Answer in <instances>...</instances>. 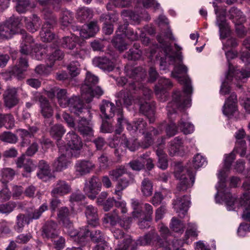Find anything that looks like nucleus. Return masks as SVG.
Masks as SVG:
<instances>
[{"label":"nucleus","instance_id":"obj_1","mask_svg":"<svg viewBox=\"0 0 250 250\" xmlns=\"http://www.w3.org/2000/svg\"><path fill=\"white\" fill-rule=\"evenodd\" d=\"M142 94L143 98L138 96L136 99L134 96L129 95L125 91H122L117 94L118 99L116 101L118 106L124 104L127 107L133 103L138 104L142 112L149 119L150 123H153L155 120V104L153 102H148L152 96V91L147 87H144L138 92Z\"/></svg>","mask_w":250,"mask_h":250},{"label":"nucleus","instance_id":"obj_2","mask_svg":"<svg viewBox=\"0 0 250 250\" xmlns=\"http://www.w3.org/2000/svg\"><path fill=\"white\" fill-rule=\"evenodd\" d=\"M125 73L126 76L131 80H128L123 77L119 78L116 80L119 85L124 86L125 84L128 85V90H122L120 92L124 91L128 93L129 95L134 96L132 95V93H138L144 87L140 82L146 78V72L141 67H133L131 66H127L125 67ZM119 93V92L116 94L117 100L116 102L118 99L117 94Z\"/></svg>","mask_w":250,"mask_h":250},{"label":"nucleus","instance_id":"obj_3","mask_svg":"<svg viewBox=\"0 0 250 250\" xmlns=\"http://www.w3.org/2000/svg\"><path fill=\"white\" fill-rule=\"evenodd\" d=\"M180 96V93H175L172 95V100L167 105V116L169 119V123L168 124L162 123V125H165L163 126V129L166 128L167 135L169 137L173 136L177 132V126L173 122L177 116V110H182L191 105V103L188 98L185 99L184 102L179 101V97Z\"/></svg>","mask_w":250,"mask_h":250},{"label":"nucleus","instance_id":"obj_4","mask_svg":"<svg viewBox=\"0 0 250 250\" xmlns=\"http://www.w3.org/2000/svg\"><path fill=\"white\" fill-rule=\"evenodd\" d=\"M235 153L239 154L236 151H233L229 155H225L224 165L223 168L221 169L218 174V177L219 181L216 188L217 192L215 195V201L216 203H221L224 201L226 203L227 200L231 201L234 199L232 196L229 189L226 188L225 182L226 178V172L229 171L232 162L235 158Z\"/></svg>","mask_w":250,"mask_h":250},{"label":"nucleus","instance_id":"obj_5","mask_svg":"<svg viewBox=\"0 0 250 250\" xmlns=\"http://www.w3.org/2000/svg\"><path fill=\"white\" fill-rule=\"evenodd\" d=\"M38 2L41 6L42 12L46 20L40 32L41 40L43 42H50L54 40L53 44H55L58 42V40L55 38V35L51 31L53 24L56 22V18L52 13L54 5L49 2L47 0H38Z\"/></svg>","mask_w":250,"mask_h":250},{"label":"nucleus","instance_id":"obj_6","mask_svg":"<svg viewBox=\"0 0 250 250\" xmlns=\"http://www.w3.org/2000/svg\"><path fill=\"white\" fill-rule=\"evenodd\" d=\"M177 59L179 60V62L175 63L174 69L171 72V76L176 79L181 84L183 85V92L175 91L173 95L175 93H180L181 96L179 97V101L184 102L185 99L188 98L189 100L191 102L190 95L192 92V86L191 80L187 74L188 69L183 64L180 57H177Z\"/></svg>","mask_w":250,"mask_h":250},{"label":"nucleus","instance_id":"obj_7","mask_svg":"<svg viewBox=\"0 0 250 250\" xmlns=\"http://www.w3.org/2000/svg\"><path fill=\"white\" fill-rule=\"evenodd\" d=\"M69 235L74 241L81 246L86 245L89 241V237L92 241L96 243L104 240V235L100 230L90 229L88 226L81 228L78 230H71Z\"/></svg>","mask_w":250,"mask_h":250},{"label":"nucleus","instance_id":"obj_8","mask_svg":"<svg viewBox=\"0 0 250 250\" xmlns=\"http://www.w3.org/2000/svg\"><path fill=\"white\" fill-rule=\"evenodd\" d=\"M243 187L245 190L243 196L239 199L234 198L231 201L227 200L226 206L229 210H233L236 207H243L242 218L250 222V182H244Z\"/></svg>","mask_w":250,"mask_h":250},{"label":"nucleus","instance_id":"obj_9","mask_svg":"<svg viewBox=\"0 0 250 250\" xmlns=\"http://www.w3.org/2000/svg\"><path fill=\"white\" fill-rule=\"evenodd\" d=\"M174 170L175 177L179 180L177 187L179 191H186L193 186L195 171L192 168L189 167L186 169L178 164L175 166Z\"/></svg>","mask_w":250,"mask_h":250},{"label":"nucleus","instance_id":"obj_10","mask_svg":"<svg viewBox=\"0 0 250 250\" xmlns=\"http://www.w3.org/2000/svg\"><path fill=\"white\" fill-rule=\"evenodd\" d=\"M127 173L126 168L124 166H120L108 172V175L113 181H117L114 194L117 199H121L122 191L125 189L130 184V180L126 177H122Z\"/></svg>","mask_w":250,"mask_h":250},{"label":"nucleus","instance_id":"obj_11","mask_svg":"<svg viewBox=\"0 0 250 250\" xmlns=\"http://www.w3.org/2000/svg\"><path fill=\"white\" fill-rule=\"evenodd\" d=\"M127 23L119 25L116 31V35L112 41L113 45L120 52L127 49V44L124 40L125 37H126L127 39L132 41L137 40L139 38L136 32L132 29L127 28Z\"/></svg>","mask_w":250,"mask_h":250},{"label":"nucleus","instance_id":"obj_12","mask_svg":"<svg viewBox=\"0 0 250 250\" xmlns=\"http://www.w3.org/2000/svg\"><path fill=\"white\" fill-rule=\"evenodd\" d=\"M79 36L77 34H71L70 36L63 37L58 43L59 46L71 50L72 56L76 58L83 59L87 55L86 51L81 49L80 45L78 44Z\"/></svg>","mask_w":250,"mask_h":250},{"label":"nucleus","instance_id":"obj_13","mask_svg":"<svg viewBox=\"0 0 250 250\" xmlns=\"http://www.w3.org/2000/svg\"><path fill=\"white\" fill-rule=\"evenodd\" d=\"M67 147L65 146L64 151L68 156L78 157L82 148L83 144L80 137L74 131L68 132L65 136Z\"/></svg>","mask_w":250,"mask_h":250},{"label":"nucleus","instance_id":"obj_14","mask_svg":"<svg viewBox=\"0 0 250 250\" xmlns=\"http://www.w3.org/2000/svg\"><path fill=\"white\" fill-rule=\"evenodd\" d=\"M250 77V68L246 67L242 69L241 70L232 71L231 66L229 65V71L226 76V80L222 83L220 93L222 95H226L230 91L229 86L228 85L229 82L232 80L234 77L236 80H243Z\"/></svg>","mask_w":250,"mask_h":250},{"label":"nucleus","instance_id":"obj_15","mask_svg":"<svg viewBox=\"0 0 250 250\" xmlns=\"http://www.w3.org/2000/svg\"><path fill=\"white\" fill-rule=\"evenodd\" d=\"M19 22L18 19L11 17L5 22L0 23V39H8L13 35L20 33L21 29L19 27Z\"/></svg>","mask_w":250,"mask_h":250},{"label":"nucleus","instance_id":"obj_16","mask_svg":"<svg viewBox=\"0 0 250 250\" xmlns=\"http://www.w3.org/2000/svg\"><path fill=\"white\" fill-rule=\"evenodd\" d=\"M101 188L102 183L98 177L92 176L85 181L83 191L89 198L94 200L101 190Z\"/></svg>","mask_w":250,"mask_h":250},{"label":"nucleus","instance_id":"obj_17","mask_svg":"<svg viewBox=\"0 0 250 250\" xmlns=\"http://www.w3.org/2000/svg\"><path fill=\"white\" fill-rule=\"evenodd\" d=\"M119 210L115 209L113 213H108L105 214L104 218V223L105 224L110 223V225H115L117 222H119L120 226L125 229H128L131 225V217L124 218L121 219L118 214Z\"/></svg>","mask_w":250,"mask_h":250},{"label":"nucleus","instance_id":"obj_18","mask_svg":"<svg viewBox=\"0 0 250 250\" xmlns=\"http://www.w3.org/2000/svg\"><path fill=\"white\" fill-rule=\"evenodd\" d=\"M99 78L97 76L90 72H87L86 77L83 84L82 85L81 89V95H83L87 93L88 97L86 99L88 101L93 95V87L98 83Z\"/></svg>","mask_w":250,"mask_h":250},{"label":"nucleus","instance_id":"obj_19","mask_svg":"<svg viewBox=\"0 0 250 250\" xmlns=\"http://www.w3.org/2000/svg\"><path fill=\"white\" fill-rule=\"evenodd\" d=\"M214 7V11L217 15L216 17V25L219 28L220 37L221 39H225L229 36L230 34V28L227 22L225 14H218V7L216 6L215 3H213Z\"/></svg>","mask_w":250,"mask_h":250},{"label":"nucleus","instance_id":"obj_20","mask_svg":"<svg viewBox=\"0 0 250 250\" xmlns=\"http://www.w3.org/2000/svg\"><path fill=\"white\" fill-rule=\"evenodd\" d=\"M112 232L115 238L119 240L115 250H127L132 242L131 237L128 235H125L124 232L119 229H113Z\"/></svg>","mask_w":250,"mask_h":250},{"label":"nucleus","instance_id":"obj_21","mask_svg":"<svg viewBox=\"0 0 250 250\" xmlns=\"http://www.w3.org/2000/svg\"><path fill=\"white\" fill-rule=\"evenodd\" d=\"M22 41L20 46V52L23 55H29L32 54L33 52V47H36L32 37L29 34H27L24 30H20Z\"/></svg>","mask_w":250,"mask_h":250},{"label":"nucleus","instance_id":"obj_22","mask_svg":"<svg viewBox=\"0 0 250 250\" xmlns=\"http://www.w3.org/2000/svg\"><path fill=\"white\" fill-rule=\"evenodd\" d=\"M52 189L50 192L52 197L63 196L70 192L71 186L64 180H58L52 186Z\"/></svg>","mask_w":250,"mask_h":250},{"label":"nucleus","instance_id":"obj_23","mask_svg":"<svg viewBox=\"0 0 250 250\" xmlns=\"http://www.w3.org/2000/svg\"><path fill=\"white\" fill-rule=\"evenodd\" d=\"M190 205V197L188 196H183L182 198H177L173 203L174 210L181 218L185 216Z\"/></svg>","mask_w":250,"mask_h":250},{"label":"nucleus","instance_id":"obj_24","mask_svg":"<svg viewBox=\"0 0 250 250\" xmlns=\"http://www.w3.org/2000/svg\"><path fill=\"white\" fill-rule=\"evenodd\" d=\"M65 131L64 127L60 124L53 125L50 130V135L57 140V145L61 152H63L65 148V146L63 145V142L61 139Z\"/></svg>","mask_w":250,"mask_h":250},{"label":"nucleus","instance_id":"obj_25","mask_svg":"<svg viewBox=\"0 0 250 250\" xmlns=\"http://www.w3.org/2000/svg\"><path fill=\"white\" fill-rule=\"evenodd\" d=\"M39 131V128L36 125L29 126L28 130L20 128L17 130V132L21 139V146H25L28 145L30 142V138H34L35 135Z\"/></svg>","mask_w":250,"mask_h":250},{"label":"nucleus","instance_id":"obj_26","mask_svg":"<svg viewBox=\"0 0 250 250\" xmlns=\"http://www.w3.org/2000/svg\"><path fill=\"white\" fill-rule=\"evenodd\" d=\"M28 67L25 57H21L17 63L12 68L11 72L18 80H22L25 77L24 73Z\"/></svg>","mask_w":250,"mask_h":250},{"label":"nucleus","instance_id":"obj_27","mask_svg":"<svg viewBox=\"0 0 250 250\" xmlns=\"http://www.w3.org/2000/svg\"><path fill=\"white\" fill-rule=\"evenodd\" d=\"M95 167V165L90 161H77L75 165L76 174L79 176L86 175L89 173Z\"/></svg>","mask_w":250,"mask_h":250},{"label":"nucleus","instance_id":"obj_28","mask_svg":"<svg viewBox=\"0 0 250 250\" xmlns=\"http://www.w3.org/2000/svg\"><path fill=\"white\" fill-rule=\"evenodd\" d=\"M4 105L8 108L16 106L19 102L17 96V89L14 87L8 88L3 94Z\"/></svg>","mask_w":250,"mask_h":250},{"label":"nucleus","instance_id":"obj_29","mask_svg":"<svg viewBox=\"0 0 250 250\" xmlns=\"http://www.w3.org/2000/svg\"><path fill=\"white\" fill-rule=\"evenodd\" d=\"M245 135L246 134L243 129H240L238 130L235 134L236 143L234 151H236L239 152L241 157H244L246 152V143L245 141L243 140Z\"/></svg>","mask_w":250,"mask_h":250},{"label":"nucleus","instance_id":"obj_30","mask_svg":"<svg viewBox=\"0 0 250 250\" xmlns=\"http://www.w3.org/2000/svg\"><path fill=\"white\" fill-rule=\"evenodd\" d=\"M229 13L231 17L235 18L236 20H240L236 25V31L240 37H242L246 34L245 27L242 24V22L245 20V17L242 15V12L237 8L232 7L229 10Z\"/></svg>","mask_w":250,"mask_h":250},{"label":"nucleus","instance_id":"obj_31","mask_svg":"<svg viewBox=\"0 0 250 250\" xmlns=\"http://www.w3.org/2000/svg\"><path fill=\"white\" fill-rule=\"evenodd\" d=\"M237 96L234 93H232L226 101L223 107V112L224 115L229 117L237 111Z\"/></svg>","mask_w":250,"mask_h":250},{"label":"nucleus","instance_id":"obj_32","mask_svg":"<svg viewBox=\"0 0 250 250\" xmlns=\"http://www.w3.org/2000/svg\"><path fill=\"white\" fill-rule=\"evenodd\" d=\"M92 63L95 66L108 72L112 71L115 67L114 61L109 60L106 57H95L92 60Z\"/></svg>","mask_w":250,"mask_h":250},{"label":"nucleus","instance_id":"obj_33","mask_svg":"<svg viewBox=\"0 0 250 250\" xmlns=\"http://www.w3.org/2000/svg\"><path fill=\"white\" fill-rule=\"evenodd\" d=\"M164 142L165 139L162 138L161 143H158L156 146L157 148H155L156 155L158 158L157 166L162 169H166L168 166L167 156L163 151Z\"/></svg>","mask_w":250,"mask_h":250},{"label":"nucleus","instance_id":"obj_34","mask_svg":"<svg viewBox=\"0 0 250 250\" xmlns=\"http://www.w3.org/2000/svg\"><path fill=\"white\" fill-rule=\"evenodd\" d=\"M69 109L71 113L79 115L83 112L84 104L83 101L77 96H72L69 99L68 105Z\"/></svg>","mask_w":250,"mask_h":250},{"label":"nucleus","instance_id":"obj_35","mask_svg":"<svg viewBox=\"0 0 250 250\" xmlns=\"http://www.w3.org/2000/svg\"><path fill=\"white\" fill-rule=\"evenodd\" d=\"M40 102L42 115L44 118L49 119L48 124L51 125L53 122L52 119H50L53 114V108L45 97L41 96Z\"/></svg>","mask_w":250,"mask_h":250},{"label":"nucleus","instance_id":"obj_36","mask_svg":"<svg viewBox=\"0 0 250 250\" xmlns=\"http://www.w3.org/2000/svg\"><path fill=\"white\" fill-rule=\"evenodd\" d=\"M77 128L78 131L83 135H93V124L89 119L81 118L78 122Z\"/></svg>","mask_w":250,"mask_h":250},{"label":"nucleus","instance_id":"obj_37","mask_svg":"<svg viewBox=\"0 0 250 250\" xmlns=\"http://www.w3.org/2000/svg\"><path fill=\"white\" fill-rule=\"evenodd\" d=\"M99 30V26L96 21H91L81 30H78L80 37L83 39H87L93 36Z\"/></svg>","mask_w":250,"mask_h":250},{"label":"nucleus","instance_id":"obj_38","mask_svg":"<svg viewBox=\"0 0 250 250\" xmlns=\"http://www.w3.org/2000/svg\"><path fill=\"white\" fill-rule=\"evenodd\" d=\"M61 155L57 158V159L54 162L53 167L57 171H62L66 169L70 163L69 159L72 156H68L67 155L66 151L61 152Z\"/></svg>","mask_w":250,"mask_h":250},{"label":"nucleus","instance_id":"obj_39","mask_svg":"<svg viewBox=\"0 0 250 250\" xmlns=\"http://www.w3.org/2000/svg\"><path fill=\"white\" fill-rule=\"evenodd\" d=\"M85 214L88 224L92 226H96L99 224V217L97 209L92 205L85 207Z\"/></svg>","mask_w":250,"mask_h":250},{"label":"nucleus","instance_id":"obj_40","mask_svg":"<svg viewBox=\"0 0 250 250\" xmlns=\"http://www.w3.org/2000/svg\"><path fill=\"white\" fill-rule=\"evenodd\" d=\"M178 127L185 134L192 133L194 130L193 125L188 121V114L186 112L182 115Z\"/></svg>","mask_w":250,"mask_h":250},{"label":"nucleus","instance_id":"obj_41","mask_svg":"<svg viewBox=\"0 0 250 250\" xmlns=\"http://www.w3.org/2000/svg\"><path fill=\"white\" fill-rule=\"evenodd\" d=\"M116 107L113 103L108 101H103L100 106L102 116L105 119H110L114 116Z\"/></svg>","mask_w":250,"mask_h":250},{"label":"nucleus","instance_id":"obj_42","mask_svg":"<svg viewBox=\"0 0 250 250\" xmlns=\"http://www.w3.org/2000/svg\"><path fill=\"white\" fill-rule=\"evenodd\" d=\"M57 226V223L53 221L46 222L43 228V236L49 239L54 238L58 234Z\"/></svg>","mask_w":250,"mask_h":250},{"label":"nucleus","instance_id":"obj_43","mask_svg":"<svg viewBox=\"0 0 250 250\" xmlns=\"http://www.w3.org/2000/svg\"><path fill=\"white\" fill-rule=\"evenodd\" d=\"M172 86V84L168 79L166 78L160 79L158 84L155 86V91L156 94L159 98H160L162 94L164 95L165 97H166V90L171 87Z\"/></svg>","mask_w":250,"mask_h":250},{"label":"nucleus","instance_id":"obj_44","mask_svg":"<svg viewBox=\"0 0 250 250\" xmlns=\"http://www.w3.org/2000/svg\"><path fill=\"white\" fill-rule=\"evenodd\" d=\"M114 204L117 208V209H116L117 210L120 209L123 214H125L127 212L125 202L124 201H116L114 198H108L106 200L104 205V210L106 211L109 210Z\"/></svg>","mask_w":250,"mask_h":250},{"label":"nucleus","instance_id":"obj_45","mask_svg":"<svg viewBox=\"0 0 250 250\" xmlns=\"http://www.w3.org/2000/svg\"><path fill=\"white\" fill-rule=\"evenodd\" d=\"M113 17H111L108 14H102L101 16L100 20L104 22L103 30L105 34L110 35L113 31V25L109 22L111 19H113V22L117 21L116 17L115 16H113Z\"/></svg>","mask_w":250,"mask_h":250},{"label":"nucleus","instance_id":"obj_46","mask_svg":"<svg viewBox=\"0 0 250 250\" xmlns=\"http://www.w3.org/2000/svg\"><path fill=\"white\" fill-rule=\"evenodd\" d=\"M53 45L54 46H51V49H54L55 50L48 56L47 60V65L50 68L53 67L56 61L62 59L64 56L63 53L61 50L56 49V47L59 46L58 42L54 44Z\"/></svg>","mask_w":250,"mask_h":250},{"label":"nucleus","instance_id":"obj_47","mask_svg":"<svg viewBox=\"0 0 250 250\" xmlns=\"http://www.w3.org/2000/svg\"><path fill=\"white\" fill-rule=\"evenodd\" d=\"M27 29L31 32H36L40 26V19L35 15L30 17H23Z\"/></svg>","mask_w":250,"mask_h":250},{"label":"nucleus","instance_id":"obj_48","mask_svg":"<svg viewBox=\"0 0 250 250\" xmlns=\"http://www.w3.org/2000/svg\"><path fill=\"white\" fill-rule=\"evenodd\" d=\"M31 222L28 215L20 213L16 217V223L14 227V229L18 233L21 232L26 224H28Z\"/></svg>","mask_w":250,"mask_h":250},{"label":"nucleus","instance_id":"obj_49","mask_svg":"<svg viewBox=\"0 0 250 250\" xmlns=\"http://www.w3.org/2000/svg\"><path fill=\"white\" fill-rule=\"evenodd\" d=\"M142 209L140 211L134 212L133 217H141L142 216L147 217L148 219H152V215L153 212L152 206L148 203L142 204L141 206Z\"/></svg>","mask_w":250,"mask_h":250},{"label":"nucleus","instance_id":"obj_50","mask_svg":"<svg viewBox=\"0 0 250 250\" xmlns=\"http://www.w3.org/2000/svg\"><path fill=\"white\" fill-rule=\"evenodd\" d=\"M157 235L154 232H150L144 236L140 237L136 242L132 241V244L135 245L146 246L150 245L153 240L157 237Z\"/></svg>","mask_w":250,"mask_h":250},{"label":"nucleus","instance_id":"obj_51","mask_svg":"<svg viewBox=\"0 0 250 250\" xmlns=\"http://www.w3.org/2000/svg\"><path fill=\"white\" fill-rule=\"evenodd\" d=\"M146 126V123L142 118L136 119L133 122V125L128 124L127 129L131 133H134L137 130L143 131Z\"/></svg>","mask_w":250,"mask_h":250},{"label":"nucleus","instance_id":"obj_52","mask_svg":"<svg viewBox=\"0 0 250 250\" xmlns=\"http://www.w3.org/2000/svg\"><path fill=\"white\" fill-rule=\"evenodd\" d=\"M51 46H37L34 48L33 52L32 54V57L37 60H42L43 59L46 53L49 50H51Z\"/></svg>","mask_w":250,"mask_h":250},{"label":"nucleus","instance_id":"obj_53","mask_svg":"<svg viewBox=\"0 0 250 250\" xmlns=\"http://www.w3.org/2000/svg\"><path fill=\"white\" fill-rule=\"evenodd\" d=\"M60 21L62 25L67 26L71 24L74 19L73 13L66 9H62L60 15Z\"/></svg>","mask_w":250,"mask_h":250},{"label":"nucleus","instance_id":"obj_54","mask_svg":"<svg viewBox=\"0 0 250 250\" xmlns=\"http://www.w3.org/2000/svg\"><path fill=\"white\" fill-rule=\"evenodd\" d=\"M70 212L66 207H62L59 210L58 217L66 227H70L71 223L69 220Z\"/></svg>","mask_w":250,"mask_h":250},{"label":"nucleus","instance_id":"obj_55","mask_svg":"<svg viewBox=\"0 0 250 250\" xmlns=\"http://www.w3.org/2000/svg\"><path fill=\"white\" fill-rule=\"evenodd\" d=\"M117 128L115 130V132L116 134H120L123 129L124 125H126L127 126H128V124H130L128 123V121L125 118L123 114L122 109L121 108H119L117 111Z\"/></svg>","mask_w":250,"mask_h":250},{"label":"nucleus","instance_id":"obj_56","mask_svg":"<svg viewBox=\"0 0 250 250\" xmlns=\"http://www.w3.org/2000/svg\"><path fill=\"white\" fill-rule=\"evenodd\" d=\"M140 47L139 44L134 43L133 48L129 49L125 55V57L129 60H139L142 54V51L139 49Z\"/></svg>","mask_w":250,"mask_h":250},{"label":"nucleus","instance_id":"obj_57","mask_svg":"<svg viewBox=\"0 0 250 250\" xmlns=\"http://www.w3.org/2000/svg\"><path fill=\"white\" fill-rule=\"evenodd\" d=\"M56 97L61 106L62 107H67L69 98L67 97V92L66 89L58 87Z\"/></svg>","mask_w":250,"mask_h":250},{"label":"nucleus","instance_id":"obj_58","mask_svg":"<svg viewBox=\"0 0 250 250\" xmlns=\"http://www.w3.org/2000/svg\"><path fill=\"white\" fill-rule=\"evenodd\" d=\"M183 144L182 140L179 137H175L171 141L168 146V151L171 156L175 155L179 151Z\"/></svg>","mask_w":250,"mask_h":250},{"label":"nucleus","instance_id":"obj_59","mask_svg":"<svg viewBox=\"0 0 250 250\" xmlns=\"http://www.w3.org/2000/svg\"><path fill=\"white\" fill-rule=\"evenodd\" d=\"M141 190L145 196H150L153 192L152 182L148 178H145L141 183Z\"/></svg>","mask_w":250,"mask_h":250},{"label":"nucleus","instance_id":"obj_60","mask_svg":"<svg viewBox=\"0 0 250 250\" xmlns=\"http://www.w3.org/2000/svg\"><path fill=\"white\" fill-rule=\"evenodd\" d=\"M92 16V11L87 7L80 8L77 12V18L81 22L91 18Z\"/></svg>","mask_w":250,"mask_h":250},{"label":"nucleus","instance_id":"obj_61","mask_svg":"<svg viewBox=\"0 0 250 250\" xmlns=\"http://www.w3.org/2000/svg\"><path fill=\"white\" fill-rule=\"evenodd\" d=\"M170 228L175 232L182 233L184 231L185 225L181 220L173 217L171 220Z\"/></svg>","mask_w":250,"mask_h":250},{"label":"nucleus","instance_id":"obj_62","mask_svg":"<svg viewBox=\"0 0 250 250\" xmlns=\"http://www.w3.org/2000/svg\"><path fill=\"white\" fill-rule=\"evenodd\" d=\"M15 171L11 168H4L0 171V175L1 178V181L3 183H5L13 179L15 176Z\"/></svg>","mask_w":250,"mask_h":250},{"label":"nucleus","instance_id":"obj_63","mask_svg":"<svg viewBox=\"0 0 250 250\" xmlns=\"http://www.w3.org/2000/svg\"><path fill=\"white\" fill-rule=\"evenodd\" d=\"M0 127L5 125L7 128H12L15 125V119L10 114L2 115L0 117Z\"/></svg>","mask_w":250,"mask_h":250},{"label":"nucleus","instance_id":"obj_64","mask_svg":"<svg viewBox=\"0 0 250 250\" xmlns=\"http://www.w3.org/2000/svg\"><path fill=\"white\" fill-rule=\"evenodd\" d=\"M121 143L124 147L127 148L131 151H134L138 147V142L136 140L131 142L125 135L122 137Z\"/></svg>","mask_w":250,"mask_h":250}]
</instances>
